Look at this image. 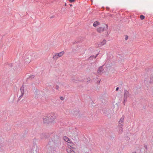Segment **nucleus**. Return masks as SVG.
<instances>
[{
  "mask_svg": "<svg viewBox=\"0 0 153 153\" xmlns=\"http://www.w3.org/2000/svg\"><path fill=\"white\" fill-rule=\"evenodd\" d=\"M55 119V117L52 116H48L44 117L43 121L44 123H49L53 121Z\"/></svg>",
  "mask_w": 153,
  "mask_h": 153,
  "instance_id": "obj_2",
  "label": "nucleus"
},
{
  "mask_svg": "<svg viewBox=\"0 0 153 153\" xmlns=\"http://www.w3.org/2000/svg\"><path fill=\"white\" fill-rule=\"evenodd\" d=\"M28 62H30V60L29 59L28 61H27Z\"/></svg>",
  "mask_w": 153,
  "mask_h": 153,
  "instance_id": "obj_22",
  "label": "nucleus"
},
{
  "mask_svg": "<svg viewBox=\"0 0 153 153\" xmlns=\"http://www.w3.org/2000/svg\"><path fill=\"white\" fill-rule=\"evenodd\" d=\"M119 88L118 87H117L116 89V91H118L119 90Z\"/></svg>",
  "mask_w": 153,
  "mask_h": 153,
  "instance_id": "obj_19",
  "label": "nucleus"
},
{
  "mask_svg": "<svg viewBox=\"0 0 153 153\" xmlns=\"http://www.w3.org/2000/svg\"><path fill=\"white\" fill-rule=\"evenodd\" d=\"M20 91L21 93V95L19 97V99H20L23 97L24 94V88L23 87H22L20 89Z\"/></svg>",
  "mask_w": 153,
  "mask_h": 153,
  "instance_id": "obj_6",
  "label": "nucleus"
},
{
  "mask_svg": "<svg viewBox=\"0 0 153 153\" xmlns=\"http://www.w3.org/2000/svg\"><path fill=\"white\" fill-rule=\"evenodd\" d=\"M75 0H69V1L71 2H74L75 1Z\"/></svg>",
  "mask_w": 153,
  "mask_h": 153,
  "instance_id": "obj_17",
  "label": "nucleus"
},
{
  "mask_svg": "<svg viewBox=\"0 0 153 153\" xmlns=\"http://www.w3.org/2000/svg\"><path fill=\"white\" fill-rule=\"evenodd\" d=\"M98 55V54H97L96 56H95L94 55V58H96V57H97V55Z\"/></svg>",
  "mask_w": 153,
  "mask_h": 153,
  "instance_id": "obj_18",
  "label": "nucleus"
},
{
  "mask_svg": "<svg viewBox=\"0 0 153 153\" xmlns=\"http://www.w3.org/2000/svg\"><path fill=\"white\" fill-rule=\"evenodd\" d=\"M150 82L152 83H153V75L151 76Z\"/></svg>",
  "mask_w": 153,
  "mask_h": 153,
  "instance_id": "obj_13",
  "label": "nucleus"
},
{
  "mask_svg": "<svg viewBox=\"0 0 153 153\" xmlns=\"http://www.w3.org/2000/svg\"><path fill=\"white\" fill-rule=\"evenodd\" d=\"M69 5H70V6H71V7L72 6V4H70Z\"/></svg>",
  "mask_w": 153,
  "mask_h": 153,
  "instance_id": "obj_21",
  "label": "nucleus"
},
{
  "mask_svg": "<svg viewBox=\"0 0 153 153\" xmlns=\"http://www.w3.org/2000/svg\"><path fill=\"white\" fill-rule=\"evenodd\" d=\"M100 23L97 21L95 22L93 24V26L94 27H97L98 26V25H100Z\"/></svg>",
  "mask_w": 153,
  "mask_h": 153,
  "instance_id": "obj_9",
  "label": "nucleus"
},
{
  "mask_svg": "<svg viewBox=\"0 0 153 153\" xmlns=\"http://www.w3.org/2000/svg\"><path fill=\"white\" fill-rule=\"evenodd\" d=\"M140 18L141 20H143L144 19L145 16L143 15H141L140 16Z\"/></svg>",
  "mask_w": 153,
  "mask_h": 153,
  "instance_id": "obj_12",
  "label": "nucleus"
},
{
  "mask_svg": "<svg viewBox=\"0 0 153 153\" xmlns=\"http://www.w3.org/2000/svg\"><path fill=\"white\" fill-rule=\"evenodd\" d=\"M104 27H100L97 28V31L98 33H101L104 31Z\"/></svg>",
  "mask_w": 153,
  "mask_h": 153,
  "instance_id": "obj_5",
  "label": "nucleus"
},
{
  "mask_svg": "<svg viewBox=\"0 0 153 153\" xmlns=\"http://www.w3.org/2000/svg\"><path fill=\"white\" fill-rule=\"evenodd\" d=\"M67 143V145L68 148L67 149L66 151L68 153H74L73 149H76V146L71 140Z\"/></svg>",
  "mask_w": 153,
  "mask_h": 153,
  "instance_id": "obj_1",
  "label": "nucleus"
},
{
  "mask_svg": "<svg viewBox=\"0 0 153 153\" xmlns=\"http://www.w3.org/2000/svg\"><path fill=\"white\" fill-rule=\"evenodd\" d=\"M55 88L56 89L58 90L59 88V86L58 85H56V86Z\"/></svg>",
  "mask_w": 153,
  "mask_h": 153,
  "instance_id": "obj_15",
  "label": "nucleus"
},
{
  "mask_svg": "<svg viewBox=\"0 0 153 153\" xmlns=\"http://www.w3.org/2000/svg\"><path fill=\"white\" fill-rule=\"evenodd\" d=\"M130 95L129 93V92L127 90L124 91V100L125 101H126L128 97H130Z\"/></svg>",
  "mask_w": 153,
  "mask_h": 153,
  "instance_id": "obj_4",
  "label": "nucleus"
},
{
  "mask_svg": "<svg viewBox=\"0 0 153 153\" xmlns=\"http://www.w3.org/2000/svg\"><path fill=\"white\" fill-rule=\"evenodd\" d=\"M65 53L64 51H62L59 53H56L53 56V58L55 60H56L59 57L62 56Z\"/></svg>",
  "mask_w": 153,
  "mask_h": 153,
  "instance_id": "obj_3",
  "label": "nucleus"
},
{
  "mask_svg": "<svg viewBox=\"0 0 153 153\" xmlns=\"http://www.w3.org/2000/svg\"><path fill=\"white\" fill-rule=\"evenodd\" d=\"M106 28L107 29L108 28V25H106Z\"/></svg>",
  "mask_w": 153,
  "mask_h": 153,
  "instance_id": "obj_23",
  "label": "nucleus"
},
{
  "mask_svg": "<svg viewBox=\"0 0 153 153\" xmlns=\"http://www.w3.org/2000/svg\"><path fill=\"white\" fill-rule=\"evenodd\" d=\"M124 118V117H122L120 118L119 122V124H120L123 122Z\"/></svg>",
  "mask_w": 153,
  "mask_h": 153,
  "instance_id": "obj_10",
  "label": "nucleus"
},
{
  "mask_svg": "<svg viewBox=\"0 0 153 153\" xmlns=\"http://www.w3.org/2000/svg\"><path fill=\"white\" fill-rule=\"evenodd\" d=\"M63 97H61V100H63Z\"/></svg>",
  "mask_w": 153,
  "mask_h": 153,
  "instance_id": "obj_20",
  "label": "nucleus"
},
{
  "mask_svg": "<svg viewBox=\"0 0 153 153\" xmlns=\"http://www.w3.org/2000/svg\"><path fill=\"white\" fill-rule=\"evenodd\" d=\"M63 139L65 140V141L67 142V143H68V142H70L71 140L68 137L66 136L63 137Z\"/></svg>",
  "mask_w": 153,
  "mask_h": 153,
  "instance_id": "obj_8",
  "label": "nucleus"
},
{
  "mask_svg": "<svg viewBox=\"0 0 153 153\" xmlns=\"http://www.w3.org/2000/svg\"><path fill=\"white\" fill-rule=\"evenodd\" d=\"M106 41L105 39H103L100 43V45H103L105 44Z\"/></svg>",
  "mask_w": 153,
  "mask_h": 153,
  "instance_id": "obj_11",
  "label": "nucleus"
},
{
  "mask_svg": "<svg viewBox=\"0 0 153 153\" xmlns=\"http://www.w3.org/2000/svg\"><path fill=\"white\" fill-rule=\"evenodd\" d=\"M133 153H136V152H133Z\"/></svg>",
  "mask_w": 153,
  "mask_h": 153,
  "instance_id": "obj_24",
  "label": "nucleus"
},
{
  "mask_svg": "<svg viewBox=\"0 0 153 153\" xmlns=\"http://www.w3.org/2000/svg\"><path fill=\"white\" fill-rule=\"evenodd\" d=\"M103 69L102 66L100 67H99L98 71L97 72L101 74V73H103Z\"/></svg>",
  "mask_w": 153,
  "mask_h": 153,
  "instance_id": "obj_7",
  "label": "nucleus"
},
{
  "mask_svg": "<svg viewBox=\"0 0 153 153\" xmlns=\"http://www.w3.org/2000/svg\"><path fill=\"white\" fill-rule=\"evenodd\" d=\"M119 131H120V132H121L122 130H123V128H122V127H120L119 128Z\"/></svg>",
  "mask_w": 153,
  "mask_h": 153,
  "instance_id": "obj_14",
  "label": "nucleus"
},
{
  "mask_svg": "<svg viewBox=\"0 0 153 153\" xmlns=\"http://www.w3.org/2000/svg\"><path fill=\"white\" fill-rule=\"evenodd\" d=\"M94 55H92V56H91L89 57V59H91L92 58H94V56H94Z\"/></svg>",
  "mask_w": 153,
  "mask_h": 153,
  "instance_id": "obj_16",
  "label": "nucleus"
}]
</instances>
